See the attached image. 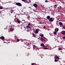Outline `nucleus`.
Here are the masks:
<instances>
[{
    "instance_id": "1",
    "label": "nucleus",
    "mask_w": 65,
    "mask_h": 65,
    "mask_svg": "<svg viewBox=\"0 0 65 65\" xmlns=\"http://www.w3.org/2000/svg\"><path fill=\"white\" fill-rule=\"evenodd\" d=\"M15 4L16 5H18V6H21V7H22V4L20 3H16Z\"/></svg>"
},
{
    "instance_id": "2",
    "label": "nucleus",
    "mask_w": 65,
    "mask_h": 65,
    "mask_svg": "<svg viewBox=\"0 0 65 65\" xmlns=\"http://www.w3.org/2000/svg\"><path fill=\"white\" fill-rule=\"evenodd\" d=\"M0 38L1 39H2V40H3V41H4V39H5V38L3 36L1 37H0Z\"/></svg>"
},
{
    "instance_id": "3",
    "label": "nucleus",
    "mask_w": 65,
    "mask_h": 65,
    "mask_svg": "<svg viewBox=\"0 0 65 65\" xmlns=\"http://www.w3.org/2000/svg\"><path fill=\"white\" fill-rule=\"evenodd\" d=\"M33 6H34L36 7V8H37L38 6V5L36 4H34L33 5Z\"/></svg>"
},
{
    "instance_id": "4",
    "label": "nucleus",
    "mask_w": 65,
    "mask_h": 65,
    "mask_svg": "<svg viewBox=\"0 0 65 65\" xmlns=\"http://www.w3.org/2000/svg\"><path fill=\"white\" fill-rule=\"evenodd\" d=\"M39 32V29H36L35 31V33L37 34Z\"/></svg>"
},
{
    "instance_id": "5",
    "label": "nucleus",
    "mask_w": 65,
    "mask_h": 65,
    "mask_svg": "<svg viewBox=\"0 0 65 65\" xmlns=\"http://www.w3.org/2000/svg\"><path fill=\"white\" fill-rule=\"evenodd\" d=\"M49 20L50 22H53L54 21V19H53V18H50Z\"/></svg>"
},
{
    "instance_id": "6",
    "label": "nucleus",
    "mask_w": 65,
    "mask_h": 65,
    "mask_svg": "<svg viewBox=\"0 0 65 65\" xmlns=\"http://www.w3.org/2000/svg\"><path fill=\"white\" fill-rule=\"evenodd\" d=\"M62 34L63 35H65V31L64 30L62 31Z\"/></svg>"
},
{
    "instance_id": "7",
    "label": "nucleus",
    "mask_w": 65,
    "mask_h": 65,
    "mask_svg": "<svg viewBox=\"0 0 65 65\" xmlns=\"http://www.w3.org/2000/svg\"><path fill=\"white\" fill-rule=\"evenodd\" d=\"M33 47V48H36V46L35 45H33L32 46Z\"/></svg>"
},
{
    "instance_id": "8",
    "label": "nucleus",
    "mask_w": 65,
    "mask_h": 65,
    "mask_svg": "<svg viewBox=\"0 0 65 65\" xmlns=\"http://www.w3.org/2000/svg\"><path fill=\"white\" fill-rule=\"evenodd\" d=\"M40 46L42 47H44V44L43 43H42L41 44Z\"/></svg>"
},
{
    "instance_id": "9",
    "label": "nucleus",
    "mask_w": 65,
    "mask_h": 65,
    "mask_svg": "<svg viewBox=\"0 0 65 65\" xmlns=\"http://www.w3.org/2000/svg\"><path fill=\"white\" fill-rule=\"evenodd\" d=\"M50 18L51 17L50 16H48L47 17V19L48 20H50Z\"/></svg>"
},
{
    "instance_id": "10",
    "label": "nucleus",
    "mask_w": 65,
    "mask_h": 65,
    "mask_svg": "<svg viewBox=\"0 0 65 65\" xmlns=\"http://www.w3.org/2000/svg\"><path fill=\"white\" fill-rule=\"evenodd\" d=\"M18 20V18H15L14 19V22H16V21H17Z\"/></svg>"
},
{
    "instance_id": "11",
    "label": "nucleus",
    "mask_w": 65,
    "mask_h": 65,
    "mask_svg": "<svg viewBox=\"0 0 65 65\" xmlns=\"http://www.w3.org/2000/svg\"><path fill=\"white\" fill-rule=\"evenodd\" d=\"M26 26L27 28H29V29H31V27L29 25H27Z\"/></svg>"
},
{
    "instance_id": "12",
    "label": "nucleus",
    "mask_w": 65,
    "mask_h": 65,
    "mask_svg": "<svg viewBox=\"0 0 65 65\" xmlns=\"http://www.w3.org/2000/svg\"><path fill=\"white\" fill-rule=\"evenodd\" d=\"M59 30V29H58V28H56V29H55V32H58V31Z\"/></svg>"
},
{
    "instance_id": "13",
    "label": "nucleus",
    "mask_w": 65,
    "mask_h": 65,
    "mask_svg": "<svg viewBox=\"0 0 65 65\" xmlns=\"http://www.w3.org/2000/svg\"><path fill=\"white\" fill-rule=\"evenodd\" d=\"M59 24L60 25H63V23L61 22H59Z\"/></svg>"
},
{
    "instance_id": "14",
    "label": "nucleus",
    "mask_w": 65,
    "mask_h": 65,
    "mask_svg": "<svg viewBox=\"0 0 65 65\" xmlns=\"http://www.w3.org/2000/svg\"><path fill=\"white\" fill-rule=\"evenodd\" d=\"M9 12H10V13H12L13 12V10H10L9 11Z\"/></svg>"
},
{
    "instance_id": "15",
    "label": "nucleus",
    "mask_w": 65,
    "mask_h": 65,
    "mask_svg": "<svg viewBox=\"0 0 65 65\" xmlns=\"http://www.w3.org/2000/svg\"><path fill=\"white\" fill-rule=\"evenodd\" d=\"M16 22H17V23H19V24H20V21L18 20Z\"/></svg>"
},
{
    "instance_id": "16",
    "label": "nucleus",
    "mask_w": 65,
    "mask_h": 65,
    "mask_svg": "<svg viewBox=\"0 0 65 65\" xmlns=\"http://www.w3.org/2000/svg\"><path fill=\"white\" fill-rule=\"evenodd\" d=\"M24 2H25V3H28V1H27V0H25Z\"/></svg>"
},
{
    "instance_id": "17",
    "label": "nucleus",
    "mask_w": 65,
    "mask_h": 65,
    "mask_svg": "<svg viewBox=\"0 0 65 65\" xmlns=\"http://www.w3.org/2000/svg\"><path fill=\"white\" fill-rule=\"evenodd\" d=\"M32 35H33V36H32L33 37H35V36H36L35 35V34H34L32 33Z\"/></svg>"
},
{
    "instance_id": "18",
    "label": "nucleus",
    "mask_w": 65,
    "mask_h": 65,
    "mask_svg": "<svg viewBox=\"0 0 65 65\" xmlns=\"http://www.w3.org/2000/svg\"><path fill=\"white\" fill-rule=\"evenodd\" d=\"M41 40L42 41H43V39L42 38H41Z\"/></svg>"
},
{
    "instance_id": "19",
    "label": "nucleus",
    "mask_w": 65,
    "mask_h": 65,
    "mask_svg": "<svg viewBox=\"0 0 65 65\" xmlns=\"http://www.w3.org/2000/svg\"><path fill=\"white\" fill-rule=\"evenodd\" d=\"M40 36H41V37H43V34H41V35H40Z\"/></svg>"
},
{
    "instance_id": "20",
    "label": "nucleus",
    "mask_w": 65,
    "mask_h": 65,
    "mask_svg": "<svg viewBox=\"0 0 65 65\" xmlns=\"http://www.w3.org/2000/svg\"><path fill=\"white\" fill-rule=\"evenodd\" d=\"M10 31H13V29L12 28H10Z\"/></svg>"
},
{
    "instance_id": "21",
    "label": "nucleus",
    "mask_w": 65,
    "mask_h": 65,
    "mask_svg": "<svg viewBox=\"0 0 65 65\" xmlns=\"http://www.w3.org/2000/svg\"><path fill=\"white\" fill-rule=\"evenodd\" d=\"M45 2L46 3H47V2H49V1L47 0H46V1H45Z\"/></svg>"
},
{
    "instance_id": "22",
    "label": "nucleus",
    "mask_w": 65,
    "mask_h": 65,
    "mask_svg": "<svg viewBox=\"0 0 65 65\" xmlns=\"http://www.w3.org/2000/svg\"><path fill=\"white\" fill-rule=\"evenodd\" d=\"M57 5H55V6L54 7V8H57Z\"/></svg>"
},
{
    "instance_id": "23",
    "label": "nucleus",
    "mask_w": 65,
    "mask_h": 65,
    "mask_svg": "<svg viewBox=\"0 0 65 65\" xmlns=\"http://www.w3.org/2000/svg\"><path fill=\"white\" fill-rule=\"evenodd\" d=\"M43 48L44 49V50H47V49H48V48L46 47L44 48Z\"/></svg>"
},
{
    "instance_id": "24",
    "label": "nucleus",
    "mask_w": 65,
    "mask_h": 65,
    "mask_svg": "<svg viewBox=\"0 0 65 65\" xmlns=\"http://www.w3.org/2000/svg\"><path fill=\"white\" fill-rule=\"evenodd\" d=\"M7 16H10V13H8L7 14Z\"/></svg>"
},
{
    "instance_id": "25",
    "label": "nucleus",
    "mask_w": 65,
    "mask_h": 65,
    "mask_svg": "<svg viewBox=\"0 0 65 65\" xmlns=\"http://www.w3.org/2000/svg\"><path fill=\"white\" fill-rule=\"evenodd\" d=\"M57 33L56 32H54V34L55 35H56L57 34Z\"/></svg>"
},
{
    "instance_id": "26",
    "label": "nucleus",
    "mask_w": 65,
    "mask_h": 65,
    "mask_svg": "<svg viewBox=\"0 0 65 65\" xmlns=\"http://www.w3.org/2000/svg\"><path fill=\"white\" fill-rule=\"evenodd\" d=\"M56 59H59V57L58 56H56Z\"/></svg>"
},
{
    "instance_id": "27",
    "label": "nucleus",
    "mask_w": 65,
    "mask_h": 65,
    "mask_svg": "<svg viewBox=\"0 0 65 65\" xmlns=\"http://www.w3.org/2000/svg\"><path fill=\"white\" fill-rule=\"evenodd\" d=\"M55 62H58V60L56 59L55 58Z\"/></svg>"
},
{
    "instance_id": "28",
    "label": "nucleus",
    "mask_w": 65,
    "mask_h": 65,
    "mask_svg": "<svg viewBox=\"0 0 65 65\" xmlns=\"http://www.w3.org/2000/svg\"><path fill=\"white\" fill-rule=\"evenodd\" d=\"M3 8V7H0V9H2Z\"/></svg>"
},
{
    "instance_id": "29",
    "label": "nucleus",
    "mask_w": 65,
    "mask_h": 65,
    "mask_svg": "<svg viewBox=\"0 0 65 65\" xmlns=\"http://www.w3.org/2000/svg\"><path fill=\"white\" fill-rule=\"evenodd\" d=\"M17 41H18V42L20 41V40H19V39H18L17 40Z\"/></svg>"
},
{
    "instance_id": "30",
    "label": "nucleus",
    "mask_w": 65,
    "mask_h": 65,
    "mask_svg": "<svg viewBox=\"0 0 65 65\" xmlns=\"http://www.w3.org/2000/svg\"><path fill=\"white\" fill-rule=\"evenodd\" d=\"M62 39H65V36H64L62 38Z\"/></svg>"
},
{
    "instance_id": "31",
    "label": "nucleus",
    "mask_w": 65,
    "mask_h": 65,
    "mask_svg": "<svg viewBox=\"0 0 65 65\" xmlns=\"http://www.w3.org/2000/svg\"><path fill=\"white\" fill-rule=\"evenodd\" d=\"M62 28L64 29H65V27L64 26H63L62 27Z\"/></svg>"
},
{
    "instance_id": "32",
    "label": "nucleus",
    "mask_w": 65,
    "mask_h": 65,
    "mask_svg": "<svg viewBox=\"0 0 65 65\" xmlns=\"http://www.w3.org/2000/svg\"><path fill=\"white\" fill-rule=\"evenodd\" d=\"M28 26H31V24L30 23H28Z\"/></svg>"
},
{
    "instance_id": "33",
    "label": "nucleus",
    "mask_w": 65,
    "mask_h": 65,
    "mask_svg": "<svg viewBox=\"0 0 65 65\" xmlns=\"http://www.w3.org/2000/svg\"><path fill=\"white\" fill-rule=\"evenodd\" d=\"M21 12L22 13H23V10H22L21 11Z\"/></svg>"
},
{
    "instance_id": "34",
    "label": "nucleus",
    "mask_w": 65,
    "mask_h": 65,
    "mask_svg": "<svg viewBox=\"0 0 65 65\" xmlns=\"http://www.w3.org/2000/svg\"><path fill=\"white\" fill-rule=\"evenodd\" d=\"M59 50H62V48H59Z\"/></svg>"
},
{
    "instance_id": "35",
    "label": "nucleus",
    "mask_w": 65,
    "mask_h": 65,
    "mask_svg": "<svg viewBox=\"0 0 65 65\" xmlns=\"http://www.w3.org/2000/svg\"><path fill=\"white\" fill-rule=\"evenodd\" d=\"M47 47V46H44V47H43V48H44V47Z\"/></svg>"
},
{
    "instance_id": "36",
    "label": "nucleus",
    "mask_w": 65,
    "mask_h": 65,
    "mask_svg": "<svg viewBox=\"0 0 65 65\" xmlns=\"http://www.w3.org/2000/svg\"><path fill=\"white\" fill-rule=\"evenodd\" d=\"M43 28H46V27H45V26H44V27H43Z\"/></svg>"
},
{
    "instance_id": "37",
    "label": "nucleus",
    "mask_w": 65,
    "mask_h": 65,
    "mask_svg": "<svg viewBox=\"0 0 65 65\" xmlns=\"http://www.w3.org/2000/svg\"><path fill=\"white\" fill-rule=\"evenodd\" d=\"M39 24H42V23H41V22H40Z\"/></svg>"
},
{
    "instance_id": "38",
    "label": "nucleus",
    "mask_w": 65,
    "mask_h": 65,
    "mask_svg": "<svg viewBox=\"0 0 65 65\" xmlns=\"http://www.w3.org/2000/svg\"><path fill=\"white\" fill-rule=\"evenodd\" d=\"M22 1L23 2H24V1H25V0H22Z\"/></svg>"
},
{
    "instance_id": "39",
    "label": "nucleus",
    "mask_w": 65,
    "mask_h": 65,
    "mask_svg": "<svg viewBox=\"0 0 65 65\" xmlns=\"http://www.w3.org/2000/svg\"><path fill=\"white\" fill-rule=\"evenodd\" d=\"M28 1H29V2H31V0H28Z\"/></svg>"
},
{
    "instance_id": "40",
    "label": "nucleus",
    "mask_w": 65,
    "mask_h": 65,
    "mask_svg": "<svg viewBox=\"0 0 65 65\" xmlns=\"http://www.w3.org/2000/svg\"><path fill=\"white\" fill-rule=\"evenodd\" d=\"M44 22H46V23H48V22H47V21H44Z\"/></svg>"
},
{
    "instance_id": "41",
    "label": "nucleus",
    "mask_w": 65,
    "mask_h": 65,
    "mask_svg": "<svg viewBox=\"0 0 65 65\" xmlns=\"http://www.w3.org/2000/svg\"><path fill=\"white\" fill-rule=\"evenodd\" d=\"M34 63H33L32 64H31V65H34Z\"/></svg>"
},
{
    "instance_id": "42",
    "label": "nucleus",
    "mask_w": 65,
    "mask_h": 65,
    "mask_svg": "<svg viewBox=\"0 0 65 65\" xmlns=\"http://www.w3.org/2000/svg\"><path fill=\"white\" fill-rule=\"evenodd\" d=\"M45 40H43V42H45Z\"/></svg>"
},
{
    "instance_id": "43",
    "label": "nucleus",
    "mask_w": 65,
    "mask_h": 65,
    "mask_svg": "<svg viewBox=\"0 0 65 65\" xmlns=\"http://www.w3.org/2000/svg\"><path fill=\"white\" fill-rule=\"evenodd\" d=\"M57 20H59V18H57Z\"/></svg>"
},
{
    "instance_id": "44",
    "label": "nucleus",
    "mask_w": 65,
    "mask_h": 65,
    "mask_svg": "<svg viewBox=\"0 0 65 65\" xmlns=\"http://www.w3.org/2000/svg\"><path fill=\"white\" fill-rule=\"evenodd\" d=\"M28 18H30V16H28Z\"/></svg>"
},
{
    "instance_id": "45",
    "label": "nucleus",
    "mask_w": 65,
    "mask_h": 65,
    "mask_svg": "<svg viewBox=\"0 0 65 65\" xmlns=\"http://www.w3.org/2000/svg\"><path fill=\"white\" fill-rule=\"evenodd\" d=\"M58 11H60V10H58Z\"/></svg>"
},
{
    "instance_id": "46",
    "label": "nucleus",
    "mask_w": 65,
    "mask_h": 65,
    "mask_svg": "<svg viewBox=\"0 0 65 65\" xmlns=\"http://www.w3.org/2000/svg\"><path fill=\"white\" fill-rule=\"evenodd\" d=\"M58 24V23H56V24Z\"/></svg>"
},
{
    "instance_id": "47",
    "label": "nucleus",
    "mask_w": 65,
    "mask_h": 65,
    "mask_svg": "<svg viewBox=\"0 0 65 65\" xmlns=\"http://www.w3.org/2000/svg\"><path fill=\"white\" fill-rule=\"evenodd\" d=\"M1 13V11H0V13Z\"/></svg>"
},
{
    "instance_id": "48",
    "label": "nucleus",
    "mask_w": 65,
    "mask_h": 65,
    "mask_svg": "<svg viewBox=\"0 0 65 65\" xmlns=\"http://www.w3.org/2000/svg\"><path fill=\"white\" fill-rule=\"evenodd\" d=\"M5 29H6V28H5Z\"/></svg>"
}]
</instances>
